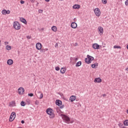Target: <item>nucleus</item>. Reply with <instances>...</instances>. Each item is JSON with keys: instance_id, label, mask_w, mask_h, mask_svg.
<instances>
[{"instance_id": "35", "label": "nucleus", "mask_w": 128, "mask_h": 128, "mask_svg": "<svg viewBox=\"0 0 128 128\" xmlns=\"http://www.w3.org/2000/svg\"><path fill=\"white\" fill-rule=\"evenodd\" d=\"M35 104H36V106H38V101L36 100V101L35 102Z\"/></svg>"}, {"instance_id": "37", "label": "nucleus", "mask_w": 128, "mask_h": 128, "mask_svg": "<svg viewBox=\"0 0 128 128\" xmlns=\"http://www.w3.org/2000/svg\"><path fill=\"white\" fill-rule=\"evenodd\" d=\"M20 4H24V0H21Z\"/></svg>"}, {"instance_id": "29", "label": "nucleus", "mask_w": 128, "mask_h": 128, "mask_svg": "<svg viewBox=\"0 0 128 128\" xmlns=\"http://www.w3.org/2000/svg\"><path fill=\"white\" fill-rule=\"evenodd\" d=\"M102 2L104 4H106L108 2V1H106V0H102Z\"/></svg>"}, {"instance_id": "43", "label": "nucleus", "mask_w": 128, "mask_h": 128, "mask_svg": "<svg viewBox=\"0 0 128 128\" xmlns=\"http://www.w3.org/2000/svg\"><path fill=\"white\" fill-rule=\"evenodd\" d=\"M74 22H76V18H74Z\"/></svg>"}, {"instance_id": "45", "label": "nucleus", "mask_w": 128, "mask_h": 128, "mask_svg": "<svg viewBox=\"0 0 128 128\" xmlns=\"http://www.w3.org/2000/svg\"><path fill=\"white\" fill-rule=\"evenodd\" d=\"M126 48H127V50H128V44L126 46Z\"/></svg>"}, {"instance_id": "7", "label": "nucleus", "mask_w": 128, "mask_h": 128, "mask_svg": "<svg viewBox=\"0 0 128 128\" xmlns=\"http://www.w3.org/2000/svg\"><path fill=\"white\" fill-rule=\"evenodd\" d=\"M18 94L20 96H22V94H24V88L22 87H20L18 89Z\"/></svg>"}, {"instance_id": "30", "label": "nucleus", "mask_w": 128, "mask_h": 128, "mask_svg": "<svg viewBox=\"0 0 128 128\" xmlns=\"http://www.w3.org/2000/svg\"><path fill=\"white\" fill-rule=\"evenodd\" d=\"M46 50V51L48 50V48H45V49H42V52H45Z\"/></svg>"}, {"instance_id": "49", "label": "nucleus", "mask_w": 128, "mask_h": 128, "mask_svg": "<svg viewBox=\"0 0 128 128\" xmlns=\"http://www.w3.org/2000/svg\"><path fill=\"white\" fill-rule=\"evenodd\" d=\"M0 42H2V41L0 40Z\"/></svg>"}, {"instance_id": "39", "label": "nucleus", "mask_w": 128, "mask_h": 128, "mask_svg": "<svg viewBox=\"0 0 128 128\" xmlns=\"http://www.w3.org/2000/svg\"><path fill=\"white\" fill-rule=\"evenodd\" d=\"M125 70H126V72H128V67H127L126 69Z\"/></svg>"}, {"instance_id": "24", "label": "nucleus", "mask_w": 128, "mask_h": 128, "mask_svg": "<svg viewBox=\"0 0 128 128\" xmlns=\"http://www.w3.org/2000/svg\"><path fill=\"white\" fill-rule=\"evenodd\" d=\"M124 126H128V120H125L124 122Z\"/></svg>"}, {"instance_id": "11", "label": "nucleus", "mask_w": 128, "mask_h": 128, "mask_svg": "<svg viewBox=\"0 0 128 128\" xmlns=\"http://www.w3.org/2000/svg\"><path fill=\"white\" fill-rule=\"evenodd\" d=\"M102 78H96L94 80V82L95 83H98V84H100V82H102Z\"/></svg>"}, {"instance_id": "10", "label": "nucleus", "mask_w": 128, "mask_h": 128, "mask_svg": "<svg viewBox=\"0 0 128 128\" xmlns=\"http://www.w3.org/2000/svg\"><path fill=\"white\" fill-rule=\"evenodd\" d=\"M2 14L4 16H6V14H10V10H3L2 11Z\"/></svg>"}, {"instance_id": "36", "label": "nucleus", "mask_w": 128, "mask_h": 128, "mask_svg": "<svg viewBox=\"0 0 128 128\" xmlns=\"http://www.w3.org/2000/svg\"><path fill=\"white\" fill-rule=\"evenodd\" d=\"M36 0H30V2H32V4H34V2Z\"/></svg>"}, {"instance_id": "47", "label": "nucleus", "mask_w": 128, "mask_h": 128, "mask_svg": "<svg viewBox=\"0 0 128 128\" xmlns=\"http://www.w3.org/2000/svg\"><path fill=\"white\" fill-rule=\"evenodd\" d=\"M76 60H78V58H76Z\"/></svg>"}, {"instance_id": "42", "label": "nucleus", "mask_w": 128, "mask_h": 128, "mask_svg": "<svg viewBox=\"0 0 128 128\" xmlns=\"http://www.w3.org/2000/svg\"><path fill=\"white\" fill-rule=\"evenodd\" d=\"M106 96V94H104L102 95V96Z\"/></svg>"}, {"instance_id": "38", "label": "nucleus", "mask_w": 128, "mask_h": 128, "mask_svg": "<svg viewBox=\"0 0 128 128\" xmlns=\"http://www.w3.org/2000/svg\"><path fill=\"white\" fill-rule=\"evenodd\" d=\"M4 44L6 46V44H8V42H4Z\"/></svg>"}, {"instance_id": "17", "label": "nucleus", "mask_w": 128, "mask_h": 128, "mask_svg": "<svg viewBox=\"0 0 128 128\" xmlns=\"http://www.w3.org/2000/svg\"><path fill=\"white\" fill-rule=\"evenodd\" d=\"M72 8H74V10H76V9L80 8V5H79V4H74V5L72 6Z\"/></svg>"}, {"instance_id": "27", "label": "nucleus", "mask_w": 128, "mask_h": 128, "mask_svg": "<svg viewBox=\"0 0 128 128\" xmlns=\"http://www.w3.org/2000/svg\"><path fill=\"white\" fill-rule=\"evenodd\" d=\"M26 104V102L24 101H22L20 103V105L22 106H24Z\"/></svg>"}, {"instance_id": "16", "label": "nucleus", "mask_w": 128, "mask_h": 128, "mask_svg": "<svg viewBox=\"0 0 128 128\" xmlns=\"http://www.w3.org/2000/svg\"><path fill=\"white\" fill-rule=\"evenodd\" d=\"M14 64V60L12 59H9L7 61V64L8 66H12Z\"/></svg>"}, {"instance_id": "20", "label": "nucleus", "mask_w": 128, "mask_h": 128, "mask_svg": "<svg viewBox=\"0 0 128 128\" xmlns=\"http://www.w3.org/2000/svg\"><path fill=\"white\" fill-rule=\"evenodd\" d=\"M98 64L95 63L94 64H92L91 66L92 68H98Z\"/></svg>"}, {"instance_id": "33", "label": "nucleus", "mask_w": 128, "mask_h": 128, "mask_svg": "<svg viewBox=\"0 0 128 128\" xmlns=\"http://www.w3.org/2000/svg\"><path fill=\"white\" fill-rule=\"evenodd\" d=\"M55 70H57V71L60 70V67H58V66H56V67L55 68Z\"/></svg>"}, {"instance_id": "14", "label": "nucleus", "mask_w": 128, "mask_h": 128, "mask_svg": "<svg viewBox=\"0 0 128 128\" xmlns=\"http://www.w3.org/2000/svg\"><path fill=\"white\" fill-rule=\"evenodd\" d=\"M76 98V96H72L70 98V100L72 102H74Z\"/></svg>"}, {"instance_id": "2", "label": "nucleus", "mask_w": 128, "mask_h": 128, "mask_svg": "<svg viewBox=\"0 0 128 128\" xmlns=\"http://www.w3.org/2000/svg\"><path fill=\"white\" fill-rule=\"evenodd\" d=\"M46 112L47 114H48L50 118H54L56 114H54V110H52V109L51 108H48L46 110Z\"/></svg>"}, {"instance_id": "46", "label": "nucleus", "mask_w": 128, "mask_h": 128, "mask_svg": "<svg viewBox=\"0 0 128 128\" xmlns=\"http://www.w3.org/2000/svg\"><path fill=\"white\" fill-rule=\"evenodd\" d=\"M56 46H58V44H56Z\"/></svg>"}, {"instance_id": "13", "label": "nucleus", "mask_w": 128, "mask_h": 128, "mask_svg": "<svg viewBox=\"0 0 128 128\" xmlns=\"http://www.w3.org/2000/svg\"><path fill=\"white\" fill-rule=\"evenodd\" d=\"M92 48L94 50H100V45L98 44H94L92 45Z\"/></svg>"}, {"instance_id": "9", "label": "nucleus", "mask_w": 128, "mask_h": 128, "mask_svg": "<svg viewBox=\"0 0 128 128\" xmlns=\"http://www.w3.org/2000/svg\"><path fill=\"white\" fill-rule=\"evenodd\" d=\"M36 50H42V43L38 42L36 44Z\"/></svg>"}, {"instance_id": "41", "label": "nucleus", "mask_w": 128, "mask_h": 128, "mask_svg": "<svg viewBox=\"0 0 128 128\" xmlns=\"http://www.w3.org/2000/svg\"><path fill=\"white\" fill-rule=\"evenodd\" d=\"M50 0H45L46 2H50Z\"/></svg>"}, {"instance_id": "3", "label": "nucleus", "mask_w": 128, "mask_h": 128, "mask_svg": "<svg viewBox=\"0 0 128 128\" xmlns=\"http://www.w3.org/2000/svg\"><path fill=\"white\" fill-rule=\"evenodd\" d=\"M13 26L14 28L16 30H20V22H14L13 23Z\"/></svg>"}, {"instance_id": "23", "label": "nucleus", "mask_w": 128, "mask_h": 128, "mask_svg": "<svg viewBox=\"0 0 128 128\" xmlns=\"http://www.w3.org/2000/svg\"><path fill=\"white\" fill-rule=\"evenodd\" d=\"M6 50H12V46L7 45L6 47Z\"/></svg>"}, {"instance_id": "15", "label": "nucleus", "mask_w": 128, "mask_h": 128, "mask_svg": "<svg viewBox=\"0 0 128 128\" xmlns=\"http://www.w3.org/2000/svg\"><path fill=\"white\" fill-rule=\"evenodd\" d=\"M71 28H78V24L74 22H72L71 24Z\"/></svg>"}, {"instance_id": "19", "label": "nucleus", "mask_w": 128, "mask_h": 128, "mask_svg": "<svg viewBox=\"0 0 128 128\" xmlns=\"http://www.w3.org/2000/svg\"><path fill=\"white\" fill-rule=\"evenodd\" d=\"M62 102L60 100H56V106H62Z\"/></svg>"}, {"instance_id": "21", "label": "nucleus", "mask_w": 128, "mask_h": 128, "mask_svg": "<svg viewBox=\"0 0 128 128\" xmlns=\"http://www.w3.org/2000/svg\"><path fill=\"white\" fill-rule=\"evenodd\" d=\"M9 106H16V102H10Z\"/></svg>"}, {"instance_id": "22", "label": "nucleus", "mask_w": 128, "mask_h": 128, "mask_svg": "<svg viewBox=\"0 0 128 128\" xmlns=\"http://www.w3.org/2000/svg\"><path fill=\"white\" fill-rule=\"evenodd\" d=\"M82 66V62H80V61L78 62L76 64V68H78V66Z\"/></svg>"}, {"instance_id": "34", "label": "nucleus", "mask_w": 128, "mask_h": 128, "mask_svg": "<svg viewBox=\"0 0 128 128\" xmlns=\"http://www.w3.org/2000/svg\"><path fill=\"white\" fill-rule=\"evenodd\" d=\"M28 96H34V94H32V93L29 94H28Z\"/></svg>"}, {"instance_id": "25", "label": "nucleus", "mask_w": 128, "mask_h": 128, "mask_svg": "<svg viewBox=\"0 0 128 128\" xmlns=\"http://www.w3.org/2000/svg\"><path fill=\"white\" fill-rule=\"evenodd\" d=\"M20 21L22 22H23L24 24H26V19L23 18H20Z\"/></svg>"}, {"instance_id": "6", "label": "nucleus", "mask_w": 128, "mask_h": 128, "mask_svg": "<svg viewBox=\"0 0 128 128\" xmlns=\"http://www.w3.org/2000/svg\"><path fill=\"white\" fill-rule=\"evenodd\" d=\"M16 112H12L10 117V120H9L10 122H14V119L16 118Z\"/></svg>"}, {"instance_id": "1", "label": "nucleus", "mask_w": 128, "mask_h": 128, "mask_svg": "<svg viewBox=\"0 0 128 128\" xmlns=\"http://www.w3.org/2000/svg\"><path fill=\"white\" fill-rule=\"evenodd\" d=\"M60 116L66 124H70L74 122V120H72V119H70V117H68V116L65 114H60Z\"/></svg>"}, {"instance_id": "4", "label": "nucleus", "mask_w": 128, "mask_h": 128, "mask_svg": "<svg viewBox=\"0 0 128 128\" xmlns=\"http://www.w3.org/2000/svg\"><path fill=\"white\" fill-rule=\"evenodd\" d=\"M87 58H86L84 60L86 64H91L92 62V60H94V58L93 56H90V55H88Z\"/></svg>"}, {"instance_id": "18", "label": "nucleus", "mask_w": 128, "mask_h": 128, "mask_svg": "<svg viewBox=\"0 0 128 128\" xmlns=\"http://www.w3.org/2000/svg\"><path fill=\"white\" fill-rule=\"evenodd\" d=\"M51 30H52L55 32H58V28H56V26H52Z\"/></svg>"}, {"instance_id": "32", "label": "nucleus", "mask_w": 128, "mask_h": 128, "mask_svg": "<svg viewBox=\"0 0 128 128\" xmlns=\"http://www.w3.org/2000/svg\"><path fill=\"white\" fill-rule=\"evenodd\" d=\"M124 4H125V6H128V0H126L125 1Z\"/></svg>"}, {"instance_id": "5", "label": "nucleus", "mask_w": 128, "mask_h": 128, "mask_svg": "<svg viewBox=\"0 0 128 128\" xmlns=\"http://www.w3.org/2000/svg\"><path fill=\"white\" fill-rule=\"evenodd\" d=\"M94 12L96 16H98V18H100V15L102 14V12H100V10L99 8H96L94 10Z\"/></svg>"}, {"instance_id": "12", "label": "nucleus", "mask_w": 128, "mask_h": 128, "mask_svg": "<svg viewBox=\"0 0 128 128\" xmlns=\"http://www.w3.org/2000/svg\"><path fill=\"white\" fill-rule=\"evenodd\" d=\"M66 67L62 68L60 70V72L64 74H66Z\"/></svg>"}, {"instance_id": "40", "label": "nucleus", "mask_w": 128, "mask_h": 128, "mask_svg": "<svg viewBox=\"0 0 128 128\" xmlns=\"http://www.w3.org/2000/svg\"><path fill=\"white\" fill-rule=\"evenodd\" d=\"M21 122H22V124H24V120H22L21 121Z\"/></svg>"}, {"instance_id": "31", "label": "nucleus", "mask_w": 128, "mask_h": 128, "mask_svg": "<svg viewBox=\"0 0 128 128\" xmlns=\"http://www.w3.org/2000/svg\"><path fill=\"white\" fill-rule=\"evenodd\" d=\"M118 126H120V128H122V126H124V124L122 123H120L118 124Z\"/></svg>"}, {"instance_id": "28", "label": "nucleus", "mask_w": 128, "mask_h": 128, "mask_svg": "<svg viewBox=\"0 0 128 128\" xmlns=\"http://www.w3.org/2000/svg\"><path fill=\"white\" fill-rule=\"evenodd\" d=\"M42 98H44V94L42 93H41L40 96V98H39L40 100H42Z\"/></svg>"}, {"instance_id": "48", "label": "nucleus", "mask_w": 128, "mask_h": 128, "mask_svg": "<svg viewBox=\"0 0 128 128\" xmlns=\"http://www.w3.org/2000/svg\"><path fill=\"white\" fill-rule=\"evenodd\" d=\"M60 0V1H61V2H62V0Z\"/></svg>"}, {"instance_id": "26", "label": "nucleus", "mask_w": 128, "mask_h": 128, "mask_svg": "<svg viewBox=\"0 0 128 128\" xmlns=\"http://www.w3.org/2000/svg\"><path fill=\"white\" fill-rule=\"evenodd\" d=\"M114 48H122V47L120 46L115 45L114 46Z\"/></svg>"}, {"instance_id": "44", "label": "nucleus", "mask_w": 128, "mask_h": 128, "mask_svg": "<svg viewBox=\"0 0 128 128\" xmlns=\"http://www.w3.org/2000/svg\"><path fill=\"white\" fill-rule=\"evenodd\" d=\"M122 128H126V127L122 126Z\"/></svg>"}, {"instance_id": "8", "label": "nucleus", "mask_w": 128, "mask_h": 128, "mask_svg": "<svg viewBox=\"0 0 128 128\" xmlns=\"http://www.w3.org/2000/svg\"><path fill=\"white\" fill-rule=\"evenodd\" d=\"M98 32L100 36L104 34V28L102 26L98 27Z\"/></svg>"}]
</instances>
